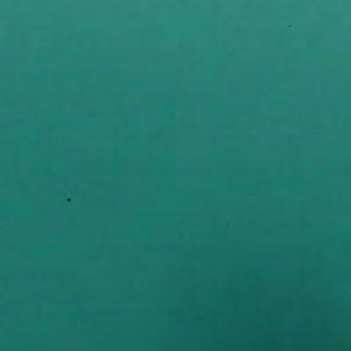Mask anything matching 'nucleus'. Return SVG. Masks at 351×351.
I'll list each match as a JSON object with an SVG mask.
<instances>
[{
	"instance_id": "obj_2",
	"label": "nucleus",
	"mask_w": 351,
	"mask_h": 351,
	"mask_svg": "<svg viewBox=\"0 0 351 351\" xmlns=\"http://www.w3.org/2000/svg\"><path fill=\"white\" fill-rule=\"evenodd\" d=\"M308 351H310V347L308 346Z\"/></svg>"
},
{
	"instance_id": "obj_1",
	"label": "nucleus",
	"mask_w": 351,
	"mask_h": 351,
	"mask_svg": "<svg viewBox=\"0 0 351 351\" xmlns=\"http://www.w3.org/2000/svg\"><path fill=\"white\" fill-rule=\"evenodd\" d=\"M308 94L309 95L310 94V92L308 91ZM310 228V224L308 223V228Z\"/></svg>"
}]
</instances>
